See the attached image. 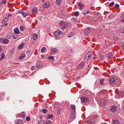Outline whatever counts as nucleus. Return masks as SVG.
Here are the masks:
<instances>
[{
  "label": "nucleus",
  "mask_w": 124,
  "mask_h": 124,
  "mask_svg": "<svg viewBox=\"0 0 124 124\" xmlns=\"http://www.w3.org/2000/svg\"><path fill=\"white\" fill-rule=\"evenodd\" d=\"M60 25L62 30H63L69 26V25L67 23L64 21L61 22L60 23Z\"/></svg>",
  "instance_id": "nucleus-1"
},
{
  "label": "nucleus",
  "mask_w": 124,
  "mask_h": 124,
  "mask_svg": "<svg viewBox=\"0 0 124 124\" xmlns=\"http://www.w3.org/2000/svg\"><path fill=\"white\" fill-rule=\"evenodd\" d=\"M63 33V32H61L60 31L57 30L54 32V34L57 39H59L60 38V35L62 34H63L62 33Z\"/></svg>",
  "instance_id": "nucleus-2"
},
{
  "label": "nucleus",
  "mask_w": 124,
  "mask_h": 124,
  "mask_svg": "<svg viewBox=\"0 0 124 124\" xmlns=\"http://www.w3.org/2000/svg\"><path fill=\"white\" fill-rule=\"evenodd\" d=\"M92 53L91 52H89L86 54L85 56L84 59L88 60L91 57Z\"/></svg>",
  "instance_id": "nucleus-3"
},
{
  "label": "nucleus",
  "mask_w": 124,
  "mask_h": 124,
  "mask_svg": "<svg viewBox=\"0 0 124 124\" xmlns=\"http://www.w3.org/2000/svg\"><path fill=\"white\" fill-rule=\"evenodd\" d=\"M70 112L75 113L76 108L75 106L74 105L71 104L70 105Z\"/></svg>",
  "instance_id": "nucleus-4"
},
{
  "label": "nucleus",
  "mask_w": 124,
  "mask_h": 124,
  "mask_svg": "<svg viewBox=\"0 0 124 124\" xmlns=\"http://www.w3.org/2000/svg\"><path fill=\"white\" fill-rule=\"evenodd\" d=\"M43 7L45 8H48L50 6V4L48 1L45 2L42 4Z\"/></svg>",
  "instance_id": "nucleus-5"
},
{
  "label": "nucleus",
  "mask_w": 124,
  "mask_h": 124,
  "mask_svg": "<svg viewBox=\"0 0 124 124\" xmlns=\"http://www.w3.org/2000/svg\"><path fill=\"white\" fill-rule=\"evenodd\" d=\"M91 31V29L89 28H87L84 30V34L85 35H88L89 33Z\"/></svg>",
  "instance_id": "nucleus-6"
},
{
  "label": "nucleus",
  "mask_w": 124,
  "mask_h": 124,
  "mask_svg": "<svg viewBox=\"0 0 124 124\" xmlns=\"http://www.w3.org/2000/svg\"><path fill=\"white\" fill-rule=\"evenodd\" d=\"M81 101L82 102H87L88 101V99L87 98L85 97H83L81 98Z\"/></svg>",
  "instance_id": "nucleus-7"
},
{
  "label": "nucleus",
  "mask_w": 124,
  "mask_h": 124,
  "mask_svg": "<svg viewBox=\"0 0 124 124\" xmlns=\"http://www.w3.org/2000/svg\"><path fill=\"white\" fill-rule=\"evenodd\" d=\"M85 64V62H81L79 65L78 68L80 69H82Z\"/></svg>",
  "instance_id": "nucleus-8"
},
{
  "label": "nucleus",
  "mask_w": 124,
  "mask_h": 124,
  "mask_svg": "<svg viewBox=\"0 0 124 124\" xmlns=\"http://www.w3.org/2000/svg\"><path fill=\"white\" fill-rule=\"evenodd\" d=\"M105 103V101L103 99H102L100 101V106L101 107H103Z\"/></svg>",
  "instance_id": "nucleus-9"
},
{
  "label": "nucleus",
  "mask_w": 124,
  "mask_h": 124,
  "mask_svg": "<svg viewBox=\"0 0 124 124\" xmlns=\"http://www.w3.org/2000/svg\"><path fill=\"white\" fill-rule=\"evenodd\" d=\"M117 110V108L115 106H113L111 108V111L113 112H115Z\"/></svg>",
  "instance_id": "nucleus-10"
},
{
  "label": "nucleus",
  "mask_w": 124,
  "mask_h": 124,
  "mask_svg": "<svg viewBox=\"0 0 124 124\" xmlns=\"http://www.w3.org/2000/svg\"><path fill=\"white\" fill-rule=\"evenodd\" d=\"M109 81L110 83L111 84H113L115 81L114 78L112 77H111L110 78Z\"/></svg>",
  "instance_id": "nucleus-11"
},
{
  "label": "nucleus",
  "mask_w": 124,
  "mask_h": 124,
  "mask_svg": "<svg viewBox=\"0 0 124 124\" xmlns=\"http://www.w3.org/2000/svg\"><path fill=\"white\" fill-rule=\"evenodd\" d=\"M79 8L80 10H82L84 8V6L81 4V2H79L78 4Z\"/></svg>",
  "instance_id": "nucleus-12"
},
{
  "label": "nucleus",
  "mask_w": 124,
  "mask_h": 124,
  "mask_svg": "<svg viewBox=\"0 0 124 124\" xmlns=\"http://www.w3.org/2000/svg\"><path fill=\"white\" fill-rule=\"evenodd\" d=\"M51 51L52 52L54 53H56L58 52V50L55 48L52 47L51 48Z\"/></svg>",
  "instance_id": "nucleus-13"
},
{
  "label": "nucleus",
  "mask_w": 124,
  "mask_h": 124,
  "mask_svg": "<svg viewBox=\"0 0 124 124\" xmlns=\"http://www.w3.org/2000/svg\"><path fill=\"white\" fill-rule=\"evenodd\" d=\"M75 113H73V112H70V118L73 119L75 117Z\"/></svg>",
  "instance_id": "nucleus-14"
},
{
  "label": "nucleus",
  "mask_w": 124,
  "mask_h": 124,
  "mask_svg": "<svg viewBox=\"0 0 124 124\" xmlns=\"http://www.w3.org/2000/svg\"><path fill=\"white\" fill-rule=\"evenodd\" d=\"M18 115L19 116L24 117L25 116V113L23 112H22L21 113L18 114Z\"/></svg>",
  "instance_id": "nucleus-15"
},
{
  "label": "nucleus",
  "mask_w": 124,
  "mask_h": 124,
  "mask_svg": "<svg viewBox=\"0 0 124 124\" xmlns=\"http://www.w3.org/2000/svg\"><path fill=\"white\" fill-rule=\"evenodd\" d=\"M14 33L16 34H18L20 33V31L18 29L16 28L14 30Z\"/></svg>",
  "instance_id": "nucleus-16"
},
{
  "label": "nucleus",
  "mask_w": 124,
  "mask_h": 124,
  "mask_svg": "<svg viewBox=\"0 0 124 124\" xmlns=\"http://www.w3.org/2000/svg\"><path fill=\"white\" fill-rule=\"evenodd\" d=\"M33 36V39L34 40H36L38 37V35L36 34H33L32 35Z\"/></svg>",
  "instance_id": "nucleus-17"
},
{
  "label": "nucleus",
  "mask_w": 124,
  "mask_h": 124,
  "mask_svg": "<svg viewBox=\"0 0 124 124\" xmlns=\"http://www.w3.org/2000/svg\"><path fill=\"white\" fill-rule=\"evenodd\" d=\"M113 57V55L112 53H110L108 55V58L109 59H111Z\"/></svg>",
  "instance_id": "nucleus-18"
},
{
  "label": "nucleus",
  "mask_w": 124,
  "mask_h": 124,
  "mask_svg": "<svg viewBox=\"0 0 124 124\" xmlns=\"http://www.w3.org/2000/svg\"><path fill=\"white\" fill-rule=\"evenodd\" d=\"M37 8H36L34 7L32 9V12L33 13H36L37 12Z\"/></svg>",
  "instance_id": "nucleus-19"
},
{
  "label": "nucleus",
  "mask_w": 124,
  "mask_h": 124,
  "mask_svg": "<svg viewBox=\"0 0 124 124\" xmlns=\"http://www.w3.org/2000/svg\"><path fill=\"white\" fill-rule=\"evenodd\" d=\"M24 46V44L22 43L18 47V49H21Z\"/></svg>",
  "instance_id": "nucleus-20"
},
{
  "label": "nucleus",
  "mask_w": 124,
  "mask_h": 124,
  "mask_svg": "<svg viewBox=\"0 0 124 124\" xmlns=\"http://www.w3.org/2000/svg\"><path fill=\"white\" fill-rule=\"evenodd\" d=\"M9 42V40L7 39H3L2 42L4 44H6L8 43Z\"/></svg>",
  "instance_id": "nucleus-21"
},
{
  "label": "nucleus",
  "mask_w": 124,
  "mask_h": 124,
  "mask_svg": "<svg viewBox=\"0 0 124 124\" xmlns=\"http://www.w3.org/2000/svg\"><path fill=\"white\" fill-rule=\"evenodd\" d=\"M7 1L6 0H2L1 2L0 3V6L5 4L7 2Z\"/></svg>",
  "instance_id": "nucleus-22"
},
{
  "label": "nucleus",
  "mask_w": 124,
  "mask_h": 124,
  "mask_svg": "<svg viewBox=\"0 0 124 124\" xmlns=\"http://www.w3.org/2000/svg\"><path fill=\"white\" fill-rule=\"evenodd\" d=\"M61 3V1L60 0H56V4L58 6H60Z\"/></svg>",
  "instance_id": "nucleus-23"
},
{
  "label": "nucleus",
  "mask_w": 124,
  "mask_h": 124,
  "mask_svg": "<svg viewBox=\"0 0 124 124\" xmlns=\"http://www.w3.org/2000/svg\"><path fill=\"white\" fill-rule=\"evenodd\" d=\"M119 121L116 120H114L113 121V123L114 124H119Z\"/></svg>",
  "instance_id": "nucleus-24"
},
{
  "label": "nucleus",
  "mask_w": 124,
  "mask_h": 124,
  "mask_svg": "<svg viewBox=\"0 0 124 124\" xmlns=\"http://www.w3.org/2000/svg\"><path fill=\"white\" fill-rule=\"evenodd\" d=\"M38 62L39 61H37V62L36 66L37 68L39 69L42 66V65L39 64V63H38Z\"/></svg>",
  "instance_id": "nucleus-25"
},
{
  "label": "nucleus",
  "mask_w": 124,
  "mask_h": 124,
  "mask_svg": "<svg viewBox=\"0 0 124 124\" xmlns=\"http://www.w3.org/2000/svg\"><path fill=\"white\" fill-rule=\"evenodd\" d=\"M13 36L14 39H17L18 37V36L17 34H16L15 33H14L13 34Z\"/></svg>",
  "instance_id": "nucleus-26"
},
{
  "label": "nucleus",
  "mask_w": 124,
  "mask_h": 124,
  "mask_svg": "<svg viewBox=\"0 0 124 124\" xmlns=\"http://www.w3.org/2000/svg\"><path fill=\"white\" fill-rule=\"evenodd\" d=\"M25 54H22L21 56L19 57V59L21 60L23 59L24 58Z\"/></svg>",
  "instance_id": "nucleus-27"
},
{
  "label": "nucleus",
  "mask_w": 124,
  "mask_h": 124,
  "mask_svg": "<svg viewBox=\"0 0 124 124\" xmlns=\"http://www.w3.org/2000/svg\"><path fill=\"white\" fill-rule=\"evenodd\" d=\"M23 121L21 120H19L17 121L16 124H22Z\"/></svg>",
  "instance_id": "nucleus-28"
},
{
  "label": "nucleus",
  "mask_w": 124,
  "mask_h": 124,
  "mask_svg": "<svg viewBox=\"0 0 124 124\" xmlns=\"http://www.w3.org/2000/svg\"><path fill=\"white\" fill-rule=\"evenodd\" d=\"M23 16L24 17H25L26 16H28L29 14L28 13H26L24 12H23L22 14Z\"/></svg>",
  "instance_id": "nucleus-29"
},
{
  "label": "nucleus",
  "mask_w": 124,
  "mask_h": 124,
  "mask_svg": "<svg viewBox=\"0 0 124 124\" xmlns=\"http://www.w3.org/2000/svg\"><path fill=\"white\" fill-rule=\"evenodd\" d=\"M46 48L45 47H43L41 50V52L42 53H44L45 52V50Z\"/></svg>",
  "instance_id": "nucleus-30"
},
{
  "label": "nucleus",
  "mask_w": 124,
  "mask_h": 124,
  "mask_svg": "<svg viewBox=\"0 0 124 124\" xmlns=\"http://www.w3.org/2000/svg\"><path fill=\"white\" fill-rule=\"evenodd\" d=\"M47 58L48 59H49L50 60L53 61L54 59V57L53 56H49Z\"/></svg>",
  "instance_id": "nucleus-31"
},
{
  "label": "nucleus",
  "mask_w": 124,
  "mask_h": 124,
  "mask_svg": "<svg viewBox=\"0 0 124 124\" xmlns=\"http://www.w3.org/2000/svg\"><path fill=\"white\" fill-rule=\"evenodd\" d=\"M45 121L43 120H41L38 122V124H44Z\"/></svg>",
  "instance_id": "nucleus-32"
},
{
  "label": "nucleus",
  "mask_w": 124,
  "mask_h": 124,
  "mask_svg": "<svg viewBox=\"0 0 124 124\" xmlns=\"http://www.w3.org/2000/svg\"><path fill=\"white\" fill-rule=\"evenodd\" d=\"M74 33L72 32H71L70 33L68 34V37H70L73 36Z\"/></svg>",
  "instance_id": "nucleus-33"
},
{
  "label": "nucleus",
  "mask_w": 124,
  "mask_h": 124,
  "mask_svg": "<svg viewBox=\"0 0 124 124\" xmlns=\"http://www.w3.org/2000/svg\"><path fill=\"white\" fill-rule=\"evenodd\" d=\"M5 57V55L4 53H2L1 55V58H0V59H1V60L2 59H3Z\"/></svg>",
  "instance_id": "nucleus-34"
},
{
  "label": "nucleus",
  "mask_w": 124,
  "mask_h": 124,
  "mask_svg": "<svg viewBox=\"0 0 124 124\" xmlns=\"http://www.w3.org/2000/svg\"><path fill=\"white\" fill-rule=\"evenodd\" d=\"M53 117V116L52 115H48L47 117V119H48L50 118L51 117Z\"/></svg>",
  "instance_id": "nucleus-35"
},
{
  "label": "nucleus",
  "mask_w": 124,
  "mask_h": 124,
  "mask_svg": "<svg viewBox=\"0 0 124 124\" xmlns=\"http://www.w3.org/2000/svg\"><path fill=\"white\" fill-rule=\"evenodd\" d=\"M120 31L121 33H124V28H121L120 30Z\"/></svg>",
  "instance_id": "nucleus-36"
},
{
  "label": "nucleus",
  "mask_w": 124,
  "mask_h": 124,
  "mask_svg": "<svg viewBox=\"0 0 124 124\" xmlns=\"http://www.w3.org/2000/svg\"><path fill=\"white\" fill-rule=\"evenodd\" d=\"M114 2H112L110 3L108 5L109 7H111V6L113 5H114Z\"/></svg>",
  "instance_id": "nucleus-37"
},
{
  "label": "nucleus",
  "mask_w": 124,
  "mask_h": 124,
  "mask_svg": "<svg viewBox=\"0 0 124 124\" xmlns=\"http://www.w3.org/2000/svg\"><path fill=\"white\" fill-rule=\"evenodd\" d=\"M47 110L46 109H43L42 110V111L43 113L44 114L46 113L47 112Z\"/></svg>",
  "instance_id": "nucleus-38"
},
{
  "label": "nucleus",
  "mask_w": 124,
  "mask_h": 124,
  "mask_svg": "<svg viewBox=\"0 0 124 124\" xmlns=\"http://www.w3.org/2000/svg\"><path fill=\"white\" fill-rule=\"evenodd\" d=\"M79 13L78 12H75L74 13V15L75 16H79Z\"/></svg>",
  "instance_id": "nucleus-39"
},
{
  "label": "nucleus",
  "mask_w": 124,
  "mask_h": 124,
  "mask_svg": "<svg viewBox=\"0 0 124 124\" xmlns=\"http://www.w3.org/2000/svg\"><path fill=\"white\" fill-rule=\"evenodd\" d=\"M24 28L23 26H21L20 27V30L21 31H22L24 29Z\"/></svg>",
  "instance_id": "nucleus-40"
},
{
  "label": "nucleus",
  "mask_w": 124,
  "mask_h": 124,
  "mask_svg": "<svg viewBox=\"0 0 124 124\" xmlns=\"http://www.w3.org/2000/svg\"><path fill=\"white\" fill-rule=\"evenodd\" d=\"M104 81V79H101L100 80V83L102 85H103V82Z\"/></svg>",
  "instance_id": "nucleus-41"
},
{
  "label": "nucleus",
  "mask_w": 124,
  "mask_h": 124,
  "mask_svg": "<svg viewBox=\"0 0 124 124\" xmlns=\"http://www.w3.org/2000/svg\"><path fill=\"white\" fill-rule=\"evenodd\" d=\"M114 40L117 41L118 40V38L116 36H114Z\"/></svg>",
  "instance_id": "nucleus-42"
},
{
  "label": "nucleus",
  "mask_w": 124,
  "mask_h": 124,
  "mask_svg": "<svg viewBox=\"0 0 124 124\" xmlns=\"http://www.w3.org/2000/svg\"><path fill=\"white\" fill-rule=\"evenodd\" d=\"M48 106H47V104L46 103H45L44 106V107L45 108H48Z\"/></svg>",
  "instance_id": "nucleus-43"
},
{
  "label": "nucleus",
  "mask_w": 124,
  "mask_h": 124,
  "mask_svg": "<svg viewBox=\"0 0 124 124\" xmlns=\"http://www.w3.org/2000/svg\"><path fill=\"white\" fill-rule=\"evenodd\" d=\"M119 5L118 4H116L115 5V6L116 8H118L119 7Z\"/></svg>",
  "instance_id": "nucleus-44"
},
{
  "label": "nucleus",
  "mask_w": 124,
  "mask_h": 124,
  "mask_svg": "<svg viewBox=\"0 0 124 124\" xmlns=\"http://www.w3.org/2000/svg\"><path fill=\"white\" fill-rule=\"evenodd\" d=\"M30 119V117H27L26 119L27 121H29Z\"/></svg>",
  "instance_id": "nucleus-45"
},
{
  "label": "nucleus",
  "mask_w": 124,
  "mask_h": 124,
  "mask_svg": "<svg viewBox=\"0 0 124 124\" xmlns=\"http://www.w3.org/2000/svg\"><path fill=\"white\" fill-rule=\"evenodd\" d=\"M124 93L123 92H120L119 93V95L120 96H121Z\"/></svg>",
  "instance_id": "nucleus-46"
},
{
  "label": "nucleus",
  "mask_w": 124,
  "mask_h": 124,
  "mask_svg": "<svg viewBox=\"0 0 124 124\" xmlns=\"http://www.w3.org/2000/svg\"><path fill=\"white\" fill-rule=\"evenodd\" d=\"M61 110L60 109H58L57 111V113L58 114H60V111Z\"/></svg>",
  "instance_id": "nucleus-47"
},
{
  "label": "nucleus",
  "mask_w": 124,
  "mask_h": 124,
  "mask_svg": "<svg viewBox=\"0 0 124 124\" xmlns=\"http://www.w3.org/2000/svg\"><path fill=\"white\" fill-rule=\"evenodd\" d=\"M35 67L33 66H32L31 68V70H33L34 69V68Z\"/></svg>",
  "instance_id": "nucleus-48"
},
{
  "label": "nucleus",
  "mask_w": 124,
  "mask_h": 124,
  "mask_svg": "<svg viewBox=\"0 0 124 124\" xmlns=\"http://www.w3.org/2000/svg\"><path fill=\"white\" fill-rule=\"evenodd\" d=\"M97 56L96 55H94V56L93 57V60H95V59L96 58Z\"/></svg>",
  "instance_id": "nucleus-49"
},
{
  "label": "nucleus",
  "mask_w": 124,
  "mask_h": 124,
  "mask_svg": "<svg viewBox=\"0 0 124 124\" xmlns=\"http://www.w3.org/2000/svg\"><path fill=\"white\" fill-rule=\"evenodd\" d=\"M23 12L22 11H20L18 12V13H21V14H22Z\"/></svg>",
  "instance_id": "nucleus-50"
},
{
  "label": "nucleus",
  "mask_w": 124,
  "mask_h": 124,
  "mask_svg": "<svg viewBox=\"0 0 124 124\" xmlns=\"http://www.w3.org/2000/svg\"><path fill=\"white\" fill-rule=\"evenodd\" d=\"M121 21L122 22L124 23V20L122 19L121 20Z\"/></svg>",
  "instance_id": "nucleus-51"
},
{
  "label": "nucleus",
  "mask_w": 124,
  "mask_h": 124,
  "mask_svg": "<svg viewBox=\"0 0 124 124\" xmlns=\"http://www.w3.org/2000/svg\"><path fill=\"white\" fill-rule=\"evenodd\" d=\"M122 47L123 50L124 51V44L122 45Z\"/></svg>",
  "instance_id": "nucleus-52"
},
{
  "label": "nucleus",
  "mask_w": 124,
  "mask_h": 124,
  "mask_svg": "<svg viewBox=\"0 0 124 124\" xmlns=\"http://www.w3.org/2000/svg\"><path fill=\"white\" fill-rule=\"evenodd\" d=\"M5 20H3V23L4 24V23H5V21H4Z\"/></svg>",
  "instance_id": "nucleus-53"
},
{
  "label": "nucleus",
  "mask_w": 124,
  "mask_h": 124,
  "mask_svg": "<svg viewBox=\"0 0 124 124\" xmlns=\"http://www.w3.org/2000/svg\"><path fill=\"white\" fill-rule=\"evenodd\" d=\"M12 16V14H8V17H9L10 16Z\"/></svg>",
  "instance_id": "nucleus-54"
},
{
  "label": "nucleus",
  "mask_w": 124,
  "mask_h": 124,
  "mask_svg": "<svg viewBox=\"0 0 124 124\" xmlns=\"http://www.w3.org/2000/svg\"><path fill=\"white\" fill-rule=\"evenodd\" d=\"M72 20H73L75 22L76 21V19H75L74 18H73Z\"/></svg>",
  "instance_id": "nucleus-55"
},
{
  "label": "nucleus",
  "mask_w": 124,
  "mask_h": 124,
  "mask_svg": "<svg viewBox=\"0 0 124 124\" xmlns=\"http://www.w3.org/2000/svg\"><path fill=\"white\" fill-rule=\"evenodd\" d=\"M89 12L88 11H86V14H88V13Z\"/></svg>",
  "instance_id": "nucleus-56"
},
{
  "label": "nucleus",
  "mask_w": 124,
  "mask_h": 124,
  "mask_svg": "<svg viewBox=\"0 0 124 124\" xmlns=\"http://www.w3.org/2000/svg\"><path fill=\"white\" fill-rule=\"evenodd\" d=\"M83 14L84 15H86V13H85L84 12V13H83Z\"/></svg>",
  "instance_id": "nucleus-57"
},
{
  "label": "nucleus",
  "mask_w": 124,
  "mask_h": 124,
  "mask_svg": "<svg viewBox=\"0 0 124 124\" xmlns=\"http://www.w3.org/2000/svg\"><path fill=\"white\" fill-rule=\"evenodd\" d=\"M2 50V49L0 47V52Z\"/></svg>",
  "instance_id": "nucleus-58"
},
{
  "label": "nucleus",
  "mask_w": 124,
  "mask_h": 124,
  "mask_svg": "<svg viewBox=\"0 0 124 124\" xmlns=\"http://www.w3.org/2000/svg\"><path fill=\"white\" fill-rule=\"evenodd\" d=\"M41 57H42V58H44V57H43V55H42L41 56Z\"/></svg>",
  "instance_id": "nucleus-59"
},
{
  "label": "nucleus",
  "mask_w": 124,
  "mask_h": 124,
  "mask_svg": "<svg viewBox=\"0 0 124 124\" xmlns=\"http://www.w3.org/2000/svg\"><path fill=\"white\" fill-rule=\"evenodd\" d=\"M8 24L7 23H6V24H5V26H7V25Z\"/></svg>",
  "instance_id": "nucleus-60"
},
{
  "label": "nucleus",
  "mask_w": 124,
  "mask_h": 124,
  "mask_svg": "<svg viewBox=\"0 0 124 124\" xmlns=\"http://www.w3.org/2000/svg\"><path fill=\"white\" fill-rule=\"evenodd\" d=\"M79 78V77H77V79H78V78Z\"/></svg>",
  "instance_id": "nucleus-61"
},
{
  "label": "nucleus",
  "mask_w": 124,
  "mask_h": 124,
  "mask_svg": "<svg viewBox=\"0 0 124 124\" xmlns=\"http://www.w3.org/2000/svg\"><path fill=\"white\" fill-rule=\"evenodd\" d=\"M46 124H49L48 123H47Z\"/></svg>",
  "instance_id": "nucleus-62"
},
{
  "label": "nucleus",
  "mask_w": 124,
  "mask_h": 124,
  "mask_svg": "<svg viewBox=\"0 0 124 124\" xmlns=\"http://www.w3.org/2000/svg\"><path fill=\"white\" fill-rule=\"evenodd\" d=\"M101 58L102 59H103V57H101Z\"/></svg>",
  "instance_id": "nucleus-63"
},
{
  "label": "nucleus",
  "mask_w": 124,
  "mask_h": 124,
  "mask_svg": "<svg viewBox=\"0 0 124 124\" xmlns=\"http://www.w3.org/2000/svg\"><path fill=\"white\" fill-rule=\"evenodd\" d=\"M5 19H6V17H5Z\"/></svg>",
  "instance_id": "nucleus-64"
}]
</instances>
